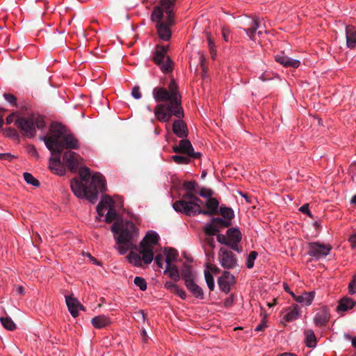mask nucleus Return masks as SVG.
<instances>
[{
	"label": "nucleus",
	"instance_id": "nucleus-56",
	"mask_svg": "<svg viewBox=\"0 0 356 356\" xmlns=\"http://www.w3.org/2000/svg\"><path fill=\"white\" fill-rule=\"evenodd\" d=\"M26 150H27L28 153L30 154L31 155H32L33 156L35 157L36 159L39 158V154H38V153L36 150V148L35 147L34 145H28L26 147Z\"/></svg>",
	"mask_w": 356,
	"mask_h": 356
},
{
	"label": "nucleus",
	"instance_id": "nucleus-6",
	"mask_svg": "<svg viewBox=\"0 0 356 356\" xmlns=\"http://www.w3.org/2000/svg\"><path fill=\"white\" fill-rule=\"evenodd\" d=\"M159 236L154 232H149L140 241L137 251L143 254V263L145 264H149L154 259V246L159 242Z\"/></svg>",
	"mask_w": 356,
	"mask_h": 356
},
{
	"label": "nucleus",
	"instance_id": "nucleus-2",
	"mask_svg": "<svg viewBox=\"0 0 356 356\" xmlns=\"http://www.w3.org/2000/svg\"><path fill=\"white\" fill-rule=\"evenodd\" d=\"M152 95L154 100L158 104L154 110L155 117L157 120L161 122H169L172 116L177 118H182L184 116V110L181 106L176 107L175 105L171 106L172 99L170 93L163 87H156L153 89Z\"/></svg>",
	"mask_w": 356,
	"mask_h": 356
},
{
	"label": "nucleus",
	"instance_id": "nucleus-15",
	"mask_svg": "<svg viewBox=\"0 0 356 356\" xmlns=\"http://www.w3.org/2000/svg\"><path fill=\"white\" fill-rule=\"evenodd\" d=\"M330 318L329 309L326 307L318 309L314 317V323L317 327H324Z\"/></svg>",
	"mask_w": 356,
	"mask_h": 356
},
{
	"label": "nucleus",
	"instance_id": "nucleus-51",
	"mask_svg": "<svg viewBox=\"0 0 356 356\" xmlns=\"http://www.w3.org/2000/svg\"><path fill=\"white\" fill-rule=\"evenodd\" d=\"M197 193L200 196L209 199V198L212 197L211 196L213 194V191L211 189H207V188H202L200 189V191L199 192H197Z\"/></svg>",
	"mask_w": 356,
	"mask_h": 356
},
{
	"label": "nucleus",
	"instance_id": "nucleus-38",
	"mask_svg": "<svg viewBox=\"0 0 356 356\" xmlns=\"http://www.w3.org/2000/svg\"><path fill=\"white\" fill-rule=\"evenodd\" d=\"M79 176L82 182H88L91 177L90 170L88 167H83L79 169Z\"/></svg>",
	"mask_w": 356,
	"mask_h": 356
},
{
	"label": "nucleus",
	"instance_id": "nucleus-50",
	"mask_svg": "<svg viewBox=\"0 0 356 356\" xmlns=\"http://www.w3.org/2000/svg\"><path fill=\"white\" fill-rule=\"evenodd\" d=\"M181 277L184 279L185 282V285L186 284V281H193V275L191 270L187 268L181 272Z\"/></svg>",
	"mask_w": 356,
	"mask_h": 356
},
{
	"label": "nucleus",
	"instance_id": "nucleus-41",
	"mask_svg": "<svg viewBox=\"0 0 356 356\" xmlns=\"http://www.w3.org/2000/svg\"><path fill=\"white\" fill-rule=\"evenodd\" d=\"M191 158L187 155H174L172 156V160L177 164H188L191 161Z\"/></svg>",
	"mask_w": 356,
	"mask_h": 356
},
{
	"label": "nucleus",
	"instance_id": "nucleus-8",
	"mask_svg": "<svg viewBox=\"0 0 356 356\" xmlns=\"http://www.w3.org/2000/svg\"><path fill=\"white\" fill-rule=\"evenodd\" d=\"M169 47L168 45H157L152 60L157 65L163 73H170L173 70V63L167 55Z\"/></svg>",
	"mask_w": 356,
	"mask_h": 356
},
{
	"label": "nucleus",
	"instance_id": "nucleus-28",
	"mask_svg": "<svg viewBox=\"0 0 356 356\" xmlns=\"http://www.w3.org/2000/svg\"><path fill=\"white\" fill-rule=\"evenodd\" d=\"M287 312L284 318L287 322H291L296 320L300 316V308L298 305H292L286 309Z\"/></svg>",
	"mask_w": 356,
	"mask_h": 356
},
{
	"label": "nucleus",
	"instance_id": "nucleus-12",
	"mask_svg": "<svg viewBox=\"0 0 356 356\" xmlns=\"http://www.w3.org/2000/svg\"><path fill=\"white\" fill-rule=\"evenodd\" d=\"M63 161L70 171L76 172L81 165L82 158L77 153L67 150L63 155Z\"/></svg>",
	"mask_w": 356,
	"mask_h": 356
},
{
	"label": "nucleus",
	"instance_id": "nucleus-30",
	"mask_svg": "<svg viewBox=\"0 0 356 356\" xmlns=\"http://www.w3.org/2000/svg\"><path fill=\"white\" fill-rule=\"evenodd\" d=\"M165 254L166 255L165 262L167 266L172 265V262L177 260L179 255L177 250L172 248H165Z\"/></svg>",
	"mask_w": 356,
	"mask_h": 356
},
{
	"label": "nucleus",
	"instance_id": "nucleus-46",
	"mask_svg": "<svg viewBox=\"0 0 356 356\" xmlns=\"http://www.w3.org/2000/svg\"><path fill=\"white\" fill-rule=\"evenodd\" d=\"M134 282L141 291H145L147 289V282L144 278L141 277H136Z\"/></svg>",
	"mask_w": 356,
	"mask_h": 356
},
{
	"label": "nucleus",
	"instance_id": "nucleus-55",
	"mask_svg": "<svg viewBox=\"0 0 356 356\" xmlns=\"http://www.w3.org/2000/svg\"><path fill=\"white\" fill-rule=\"evenodd\" d=\"M5 133L7 136H8L10 137H12L14 138H18V133H17V130L14 128L9 127V128L6 129L5 131Z\"/></svg>",
	"mask_w": 356,
	"mask_h": 356
},
{
	"label": "nucleus",
	"instance_id": "nucleus-4",
	"mask_svg": "<svg viewBox=\"0 0 356 356\" xmlns=\"http://www.w3.org/2000/svg\"><path fill=\"white\" fill-rule=\"evenodd\" d=\"M70 187L78 198L86 197L94 204L98 199L99 192L106 190V180L101 173L95 172L92 175L89 185L86 186L78 178H74L71 180Z\"/></svg>",
	"mask_w": 356,
	"mask_h": 356
},
{
	"label": "nucleus",
	"instance_id": "nucleus-32",
	"mask_svg": "<svg viewBox=\"0 0 356 356\" xmlns=\"http://www.w3.org/2000/svg\"><path fill=\"white\" fill-rule=\"evenodd\" d=\"M169 273V276L173 279L175 282L179 280V273L177 266L172 264L169 266L166 265L165 273Z\"/></svg>",
	"mask_w": 356,
	"mask_h": 356
},
{
	"label": "nucleus",
	"instance_id": "nucleus-27",
	"mask_svg": "<svg viewBox=\"0 0 356 356\" xmlns=\"http://www.w3.org/2000/svg\"><path fill=\"white\" fill-rule=\"evenodd\" d=\"M356 302L350 298L344 297L339 301V305L337 307V311L346 312L352 309Z\"/></svg>",
	"mask_w": 356,
	"mask_h": 356
},
{
	"label": "nucleus",
	"instance_id": "nucleus-54",
	"mask_svg": "<svg viewBox=\"0 0 356 356\" xmlns=\"http://www.w3.org/2000/svg\"><path fill=\"white\" fill-rule=\"evenodd\" d=\"M131 95L136 99H139L141 98L142 94L140 91V87L138 86H136L133 88Z\"/></svg>",
	"mask_w": 356,
	"mask_h": 356
},
{
	"label": "nucleus",
	"instance_id": "nucleus-43",
	"mask_svg": "<svg viewBox=\"0 0 356 356\" xmlns=\"http://www.w3.org/2000/svg\"><path fill=\"white\" fill-rule=\"evenodd\" d=\"M197 186V183L195 181H186L183 183V188L187 191H194V193H197L196 191Z\"/></svg>",
	"mask_w": 356,
	"mask_h": 356
},
{
	"label": "nucleus",
	"instance_id": "nucleus-33",
	"mask_svg": "<svg viewBox=\"0 0 356 356\" xmlns=\"http://www.w3.org/2000/svg\"><path fill=\"white\" fill-rule=\"evenodd\" d=\"M163 17V12L161 7L156 6L154 8V10L152 11V15H151V19L153 22H156L157 23H163L162 22V19Z\"/></svg>",
	"mask_w": 356,
	"mask_h": 356
},
{
	"label": "nucleus",
	"instance_id": "nucleus-25",
	"mask_svg": "<svg viewBox=\"0 0 356 356\" xmlns=\"http://www.w3.org/2000/svg\"><path fill=\"white\" fill-rule=\"evenodd\" d=\"M92 325L97 329H102L111 324V320L105 315L95 316L91 320Z\"/></svg>",
	"mask_w": 356,
	"mask_h": 356
},
{
	"label": "nucleus",
	"instance_id": "nucleus-61",
	"mask_svg": "<svg viewBox=\"0 0 356 356\" xmlns=\"http://www.w3.org/2000/svg\"><path fill=\"white\" fill-rule=\"evenodd\" d=\"M14 158H15V156L12 155L10 153H3V154L0 153V159L1 160H6V161H11Z\"/></svg>",
	"mask_w": 356,
	"mask_h": 356
},
{
	"label": "nucleus",
	"instance_id": "nucleus-17",
	"mask_svg": "<svg viewBox=\"0 0 356 356\" xmlns=\"http://www.w3.org/2000/svg\"><path fill=\"white\" fill-rule=\"evenodd\" d=\"M205 206L207 209H202L201 214L204 216H215L218 214L219 202L214 197L207 199Z\"/></svg>",
	"mask_w": 356,
	"mask_h": 356
},
{
	"label": "nucleus",
	"instance_id": "nucleus-36",
	"mask_svg": "<svg viewBox=\"0 0 356 356\" xmlns=\"http://www.w3.org/2000/svg\"><path fill=\"white\" fill-rule=\"evenodd\" d=\"M0 321L2 325L8 330L13 331L16 328L15 323L9 316L1 317Z\"/></svg>",
	"mask_w": 356,
	"mask_h": 356
},
{
	"label": "nucleus",
	"instance_id": "nucleus-42",
	"mask_svg": "<svg viewBox=\"0 0 356 356\" xmlns=\"http://www.w3.org/2000/svg\"><path fill=\"white\" fill-rule=\"evenodd\" d=\"M23 176L26 183L31 184L34 186H40V181L38 179H36L31 173L24 172Z\"/></svg>",
	"mask_w": 356,
	"mask_h": 356
},
{
	"label": "nucleus",
	"instance_id": "nucleus-40",
	"mask_svg": "<svg viewBox=\"0 0 356 356\" xmlns=\"http://www.w3.org/2000/svg\"><path fill=\"white\" fill-rule=\"evenodd\" d=\"M204 278L208 288L211 291H213L215 289L214 280L212 274L209 270H204Z\"/></svg>",
	"mask_w": 356,
	"mask_h": 356
},
{
	"label": "nucleus",
	"instance_id": "nucleus-53",
	"mask_svg": "<svg viewBox=\"0 0 356 356\" xmlns=\"http://www.w3.org/2000/svg\"><path fill=\"white\" fill-rule=\"evenodd\" d=\"M217 241L220 243L226 245L230 248V240L228 239L227 235L225 236L224 234H218Z\"/></svg>",
	"mask_w": 356,
	"mask_h": 356
},
{
	"label": "nucleus",
	"instance_id": "nucleus-49",
	"mask_svg": "<svg viewBox=\"0 0 356 356\" xmlns=\"http://www.w3.org/2000/svg\"><path fill=\"white\" fill-rule=\"evenodd\" d=\"M215 241L213 238L209 236L202 241V248H208L211 249L215 248Z\"/></svg>",
	"mask_w": 356,
	"mask_h": 356
},
{
	"label": "nucleus",
	"instance_id": "nucleus-21",
	"mask_svg": "<svg viewBox=\"0 0 356 356\" xmlns=\"http://www.w3.org/2000/svg\"><path fill=\"white\" fill-rule=\"evenodd\" d=\"M346 44L350 49H353L356 46V28L353 26H347L346 27Z\"/></svg>",
	"mask_w": 356,
	"mask_h": 356
},
{
	"label": "nucleus",
	"instance_id": "nucleus-31",
	"mask_svg": "<svg viewBox=\"0 0 356 356\" xmlns=\"http://www.w3.org/2000/svg\"><path fill=\"white\" fill-rule=\"evenodd\" d=\"M218 213H220L223 217V218L230 222L234 217V213L232 209L225 205L220 206Z\"/></svg>",
	"mask_w": 356,
	"mask_h": 356
},
{
	"label": "nucleus",
	"instance_id": "nucleus-9",
	"mask_svg": "<svg viewBox=\"0 0 356 356\" xmlns=\"http://www.w3.org/2000/svg\"><path fill=\"white\" fill-rule=\"evenodd\" d=\"M308 254L320 259L327 256L332 247L330 244H323L319 242H310L308 244Z\"/></svg>",
	"mask_w": 356,
	"mask_h": 356
},
{
	"label": "nucleus",
	"instance_id": "nucleus-7",
	"mask_svg": "<svg viewBox=\"0 0 356 356\" xmlns=\"http://www.w3.org/2000/svg\"><path fill=\"white\" fill-rule=\"evenodd\" d=\"M202 201L195 195L191 202L186 200H179L172 204L173 209L179 213L188 216H195L201 214L202 209L200 204Z\"/></svg>",
	"mask_w": 356,
	"mask_h": 356
},
{
	"label": "nucleus",
	"instance_id": "nucleus-3",
	"mask_svg": "<svg viewBox=\"0 0 356 356\" xmlns=\"http://www.w3.org/2000/svg\"><path fill=\"white\" fill-rule=\"evenodd\" d=\"M111 231L115 234L120 254H126L128 250H138L134 244L138 236V229L132 222L117 220L111 226Z\"/></svg>",
	"mask_w": 356,
	"mask_h": 356
},
{
	"label": "nucleus",
	"instance_id": "nucleus-64",
	"mask_svg": "<svg viewBox=\"0 0 356 356\" xmlns=\"http://www.w3.org/2000/svg\"><path fill=\"white\" fill-rule=\"evenodd\" d=\"M349 241L351 243V247L353 248L356 247V232L351 234L349 237Z\"/></svg>",
	"mask_w": 356,
	"mask_h": 356
},
{
	"label": "nucleus",
	"instance_id": "nucleus-37",
	"mask_svg": "<svg viewBox=\"0 0 356 356\" xmlns=\"http://www.w3.org/2000/svg\"><path fill=\"white\" fill-rule=\"evenodd\" d=\"M114 202L113 199L108 195H105L103 196L101 202L98 204V209H100V207H103L104 209L106 208H110L113 207Z\"/></svg>",
	"mask_w": 356,
	"mask_h": 356
},
{
	"label": "nucleus",
	"instance_id": "nucleus-47",
	"mask_svg": "<svg viewBox=\"0 0 356 356\" xmlns=\"http://www.w3.org/2000/svg\"><path fill=\"white\" fill-rule=\"evenodd\" d=\"M49 170L55 175L59 176H63L65 175V168L63 165H54V168H49Z\"/></svg>",
	"mask_w": 356,
	"mask_h": 356
},
{
	"label": "nucleus",
	"instance_id": "nucleus-26",
	"mask_svg": "<svg viewBox=\"0 0 356 356\" xmlns=\"http://www.w3.org/2000/svg\"><path fill=\"white\" fill-rule=\"evenodd\" d=\"M291 294L296 302L305 305H311L314 298V292L313 291L305 292L300 296H296L293 293H291Z\"/></svg>",
	"mask_w": 356,
	"mask_h": 356
},
{
	"label": "nucleus",
	"instance_id": "nucleus-57",
	"mask_svg": "<svg viewBox=\"0 0 356 356\" xmlns=\"http://www.w3.org/2000/svg\"><path fill=\"white\" fill-rule=\"evenodd\" d=\"M3 97H5L6 100L8 101V102L13 104L14 106L17 105V104H16L17 98L13 95L10 94V93H5L3 95Z\"/></svg>",
	"mask_w": 356,
	"mask_h": 356
},
{
	"label": "nucleus",
	"instance_id": "nucleus-16",
	"mask_svg": "<svg viewBox=\"0 0 356 356\" xmlns=\"http://www.w3.org/2000/svg\"><path fill=\"white\" fill-rule=\"evenodd\" d=\"M233 283H234V277L228 271H224L218 279V284L220 290L225 293L230 291V284Z\"/></svg>",
	"mask_w": 356,
	"mask_h": 356
},
{
	"label": "nucleus",
	"instance_id": "nucleus-19",
	"mask_svg": "<svg viewBox=\"0 0 356 356\" xmlns=\"http://www.w3.org/2000/svg\"><path fill=\"white\" fill-rule=\"evenodd\" d=\"M181 119L178 118L174 121L172 131L177 137L183 138L187 137L188 132L186 124Z\"/></svg>",
	"mask_w": 356,
	"mask_h": 356
},
{
	"label": "nucleus",
	"instance_id": "nucleus-34",
	"mask_svg": "<svg viewBox=\"0 0 356 356\" xmlns=\"http://www.w3.org/2000/svg\"><path fill=\"white\" fill-rule=\"evenodd\" d=\"M305 335L306 337L305 343L308 347H314L316 346V338L314 332L312 330H307L305 331Z\"/></svg>",
	"mask_w": 356,
	"mask_h": 356
},
{
	"label": "nucleus",
	"instance_id": "nucleus-62",
	"mask_svg": "<svg viewBox=\"0 0 356 356\" xmlns=\"http://www.w3.org/2000/svg\"><path fill=\"white\" fill-rule=\"evenodd\" d=\"M301 212L304 213H306L307 215H308L309 217H312V213L310 212L309 209V204H303L299 209Z\"/></svg>",
	"mask_w": 356,
	"mask_h": 356
},
{
	"label": "nucleus",
	"instance_id": "nucleus-1",
	"mask_svg": "<svg viewBox=\"0 0 356 356\" xmlns=\"http://www.w3.org/2000/svg\"><path fill=\"white\" fill-rule=\"evenodd\" d=\"M42 140L51 154L56 155L49 159V168H54V165H63L60 154L64 149H78L79 147L78 139L64 125L57 122L51 124L49 136L42 137Z\"/></svg>",
	"mask_w": 356,
	"mask_h": 356
},
{
	"label": "nucleus",
	"instance_id": "nucleus-10",
	"mask_svg": "<svg viewBox=\"0 0 356 356\" xmlns=\"http://www.w3.org/2000/svg\"><path fill=\"white\" fill-rule=\"evenodd\" d=\"M220 265L226 269H233L238 266L237 258L230 250L221 248L218 253Z\"/></svg>",
	"mask_w": 356,
	"mask_h": 356
},
{
	"label": "nucleus",
	"instance_id": "nucleus-63",
	"mask_svg": "<svg viewBox=\"0 0 356 356\" xmlns=\"http://www.w3.org/2000/svg\"><path fill=\"white\" fill-rule=\"evenodd\" d=\"M233 302H234V298H233V296L232 295L231 296L228 297L227 298H226L225 300L224 306L227 308L230 307L233 305Z\"/></svg>",
	"mask_w": 356,
	"mask_h": 356
},
{
	"label": "nucleus",
	"instance_id": "nucleus-58",
	"mask_svg": "<svg viewBox=\"0 0 356 356\" xmlns=\"http://www.w3.org/2000/svg\"><path fill=\"white\" fill-rule=\"evenodd\" d=\"M196 193H194V191H187L186 193L183 195L181 200H186L187 202H191Z\"/></svg>",
	"mask_w": 356,
	"mask_h": 356
},
{
	"label": "nucleus",
	"instance_id": "nucleus-48",
	"mask_svg": "<svg viewBox=\"0 0 356 356\" xmlns=\"http://www.w3.org/2000/svg\"><path fill=\"white\" fill-rule=\"evenodd\" d=\"M175 0H161V4L164 8L166 13L172 12L171 8L174 5Z\"/></svg>",
	"mask_w": 356,
	"mask_h": 356
},
{
	"label": "nucleus",
	"instance_id": "nucleus-59",
	"mask_svg": "<svg viewBox=\"0 0 356 356\" xmlns=\"http://www.w3.org/2000/svg\"><path fill=\"white\" fill-rule=\"evenodd\" d=\"M174 293L179 296L182 300H185L187 297L186 292L178 286L174 291Z\"/></svg>",
	"mask_w": 356,
	"mask_h": 356
},
{
	"label": "nucleus",
	"instance_id": "nucleus-52",
	"mask_svg": "<svg viewBox=\"0 0 356 356\" xmlns=\"http://www.w3.org/2000/svg\"><path fill=\"white\" fill-rule=\"evenodd\" d=\"M348 293L353 295L356 293V274L353 276V280L348 284Z\"/></svg>",
	"mask_w": 356,
	"mask_h": 356
},
{
	"label": "nucleus",
	"instance_id": "nucleus-22",
	"mask_svg": "<svg viewBox=\"0 0 356 356\" xmlns=\"http://www.w3.org/2000/svg\"><path fill=\"white\" fill-rule=\"evenodd\" d=\"M168 92L170 93L171 98L172 99V104L171 106L175 105L176 107L181 106L180 97L178 95L177 86L174 80H172L168 86Z\"/></svg>",
	"mask_w": 356,
	"mask_h": 356
},
{
	"label": "nucleus",
	"instance_id": "nucleus-23",
	"mask_svg": "<svg viewBox=\"0 0 356 356\" xmlns=\"http://www.w3.org/2000/svg\"><path fill=\"white\" fill-rule=\"evenodd\" d=\"M188 290L196 298L202 300L204 298V295L202 289L198 286L194 281H186V284Z\"/></svg>",
	"mask_w": 356,
	"mask_h": 356
},
{
	"label": "nucleus",
	"instance_id": "nucleus-11",
	"mask_svg": "<svg viewBox=\"0 0 356 356\" xmlns=\"http://www.w3.org/2000/svg\"><path fill=\"white\" fill-rule=\"evenodd\" d=\"M173 152L176 154H183L193 159H199L201 153L195 152L191 143L187 139H182L179 141V145L172 147Z\"/></svg>",
	"mask_w": 356,
	"mask_h": 356
},
{
	"label": "nucleus",
	"instance_id": "nucleus-44",
	"mask_svg": "<svg viewBox=\"0 0 356 356\" xmlns=\"http://www.w3.org/2000/svg\"><path fill=\"white\" fill-rule=\"evenodd\" d=\"M117 218V212L114 207H110L106 215L105 221L107 223H111Z\"/></svg>",
	"mask_w": 356,
	"mask_h": 356
},
{
	"label": "nucleus",
	"instance_id": "nucleus-5",
	"mask_svg": "<svg viewBox=\"0 0 356 356\" xmlns=\"http://www.w3.org/2000/svg\"><path fill=\"white\" fill-rule=\"evenodd\" d=\"M15 124L22 131L23 135L28 138H32L35 136V126L38 129H42L45 127L44 118L35 115H33L30 118H17L15 120Z\"/></svg>",
	"mask_w": 356,
	"mask_h": 356
},
{
	"label": "nucleus",
	"instance_id": "nucleus-60",
	"mask_svg": "<svg viewBox=\"0 0 356 356\" xmlns=\"http://www.w3.org/2000/svg\"><path fill=\"white\" fill-rule=\"evenodd\" d=\"M164 257L161 254H159L155 257V262L159 268H163Z\"/></svg>",
	"mask_w": 356,
	"mask_h": 356
},
{
	"label": "nucleus",
	"instance_id": "nucleus-20",
	"mask_svg": "<svg viewBox=\"0 0 356 356\" xmlns=\"http://www.w3.org/2000/svg\"><path fill=\"white\" fill-rule=\"evenodd\" d=\"M65 302L71 315L74 318L76 317L79 315V301L73 295H70L65 296Z\"/></svg>",
	"mask_w": 356,
	"mask_h": 356
},
{
	"label": "nucleus",
	"instance_id": "nucleus-45",
	"mask_svg": "<svg viewBox=\"0 0 356 356\" xmlns=\"http://www.w3.org/2000/svg\"><path fill=\"white\" fill-rule=\"evenodd\" d=\"M258 254L256 251H252L248 256L246 266L248 268H252L254 266V261Z\"/></svg>",
	"mask_w": 356,
	"mask_h": 356
},
{
	"label": "nucleus",
	"instance_id": "nucleus-29",
	"mask_svg": "<svg viewBox=\"0 0 356 356\" xmlns=\"http://www.w3.org/2000/svg\"><path fill=\"white\" fill-rule=\"evenodd\" d=\"M130 263L133 264L135 266L141 267L143 265V254H138L134 251H131L127 256Z\"/></svg>",
	"mask_w": 356,
	"mask_h": 356
},
{
	"label": "nucleus",
	"instance_id": "nucleus-39",
	"mask_svg": "<svg viewBox=\"0 0 356 356\" xmlns=\"http://www.w3.org/2000/svg\"><path fill=\"white\" fill-rule=\"evenodd\" d=\"M203 230L207 236L211 237L216 235L220 231L211 222L207 224Z\"/></svg>",
	"mask_w": 356,
	"mask_h": 356
},
{
	"label": "nucleus",
	"instance_id": "nucleus-18",
	"mask_svg": "<svg viewBox=\"0 0 356 356\" xmlns=\"http://www.w3.org/2000/svg\"><path fill=\"white\" fill-rule=\"evenodd\" d=\"M275 60L282 65L284 67H293V68H298L300 65V62L298 60L296 59H292L287 56L284 55L283 53L277 54L275 56Z\"/></svg>",
	"mask_w": 356,
	"mask_h": 356
},
{
	"label": "nucleus",
	"instance_id": "nucleus-14",
	"mask_svg": "<svg viewBox=\"0 0 356 356\" xmlns=\"http://www.w3.org/2000/svg\"><path fill=\"white\" fill-rule=\"evenodd\" d=\"M248 26V28H243V31L251 40L255 41L257 40L256 36L259 37L263 33L261 30H259L260 22L259 18L256 17L252 18Z\"/></svg>",
	"mask_w": 356,
	"mask_h": 356
},
{
	"label": "nucleus",
	"instance_id": "nucleus-13",
	"mask_svg": "<svg viewBox=\"0 0 356 356\" xmlns=\"http://www.w3.org/2000/svg\"><path fill=\"white\" fill-rule=\"evenodd\" d=\"M228 239L230 240V248L238 252H242V248L238 245L242 239V234L237 228H229L227 230Z\"/></svg>",
	"mask_w": 356,
	"mask_h": 356
},
{
	"label": "nucleus",
	"instance_id": "nucleus-35",
	"mask_svg": "<svg viewBox=\"0 0 356 356\" xmlns=\"http://www.w3.org/2000/svg\"><path fill=\"white\" fill-rule=\"evenodd\" d=\"M211 221L219 230L222 228L229 227L231 225L230 221L218 217L213 218Z\"/></svg>",
	"mask_w": 356,
	"mask_h": 356
},
{
	"label": "nucleus",
	"instance_id": "nucleus-24",
	"mask_svg": "<svg viewBox=\"0 0 356 356\" xmlns=\"http://www.w3.org/2000/svg\"><path fill=\"white\" fill-rule=\"evenodd\" d=\"M159 37L163 40H169L171 38L170 26L165 23H157L156 25Z\"/></svg>",
	"mask_w": 356,
	"mask_h": 356
}]
</instances>
